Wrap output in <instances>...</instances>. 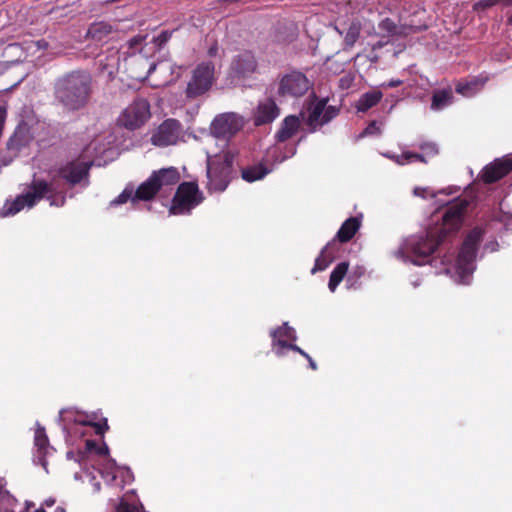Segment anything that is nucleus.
I'll use <instances>...</instances> for the list:
<instances>
[{
	"label": "nucleus",
	"instance_id": "obj_35",
	"mask_svg": "<svg viewBox=\"0 0 512 512\" xmlns=\"http://www.w3.org/2000/svg\"><path fill=\"white\" fill-rule=\"evenodd\" d=\"M340 243L336 238L328 242L322 249L324 255L331 257V260L334 261L339 256L341 250Z\"/></svg>",
	"mask_w": 512,
	"mask_h": 512
},
{
	"label": "nucleus",
	"instance_id": "obj_61",
	"mask_svg": "<svg viewBox=\"0 0 512 512\" xmlns=\"http://www.w3.org/2000/svg\"><path fill=\"white\" fill-rule=\"evenodd\" d=\"M508 24L512 26V15L508 18Z\"/></svg>",
	"mask_w": 512,
	"mask_h": 512
},
{
	"label": "nucleus",
	"instance_id": "obj_5",
	"mask_svg": "<svg viewBox=\"0 0 512 512\" xmlns=\"http://www.w3.org/2000/svg\"><path fill=\"white\" fill-rule=\"evenodd\" d=\"M203 200L204 196L196 182H182L175 192L169 212L173 215L190 214Z\"/></svg>",
	"mask_w": 512,
	"mask_h": 512
},
{
	"label": "nucleus",
	"instance_id": "obj_31",
	"mask_svg": "<svg viewBox=\"0 0 512 512\" xmlns=\"http://www.w3.org/2000/svg\"><path fill=\"white\" fill-rule=\"evenodd\" d=\"M82 423H83V426H90V427L94 428L95 434L100 435V436H103L104 433L109 429L107 418H101V419L97 420L95 414H93L90 417L89 422H82Z\"/></svg>",
	"mask_w": 512,
	"mask_h": 512
},
{
	"label": "nucleus",
	"instance_id": "obj_41",
	"mask_svg": "<svg viewBox=\"0 0 512 512\" xmlns=\"http://www.w3.org/2000/svg\"><path fill=\"white\" fill-rule=\"evenodd\" d=\"M86 449L90 452L95 451L100 456H106L109 453V448L105 443L102 446H98L94 440L86 441Z\"/></svg>",
	"mask_w": 512,
	"mask_h": 512
},
{
	"label": "nucleus",
	"instance_id": "obj_24",
	"mask_svg": "<svg viewBox=\"0 0 512 512\" xmlns=\"http://www.w3.org/2000/svg\"><path fill=\"white\" fill-rule=\"evenodd\" d=\"M152 175H156L160 189L163 186L174 185L180 180V173L175 167L162 168L154 171Z\"/></svg>",
	"mask_w": 512,
	"mask_h": 512
},
{
	"label": "nucleus",
	"instance_id": "obj_47",
	"mask_svg": "<svg viewBox=\"0 0 512 512\" xmlns=\"http://www.w3.org/2000/svg\"><path fill=\"white\" fill-rule=\"evenodd\" d=\"M146 39V36H142V35H137V36H134L132 37L130 40H129V46L130 48H135L139 45H141V43Z\"/></svg>",
	"mask_w": 512,
	"mask_h": 512
},
{
	"label": "nucleus",
	"instance_id": "obj_52",
	"mask_svg": "<svg viewBox=\"0 0 512 512\" xmlns=\"http://www.w3.org/2000/svg\"><path fill=\"white\" fill-rule=\"evenodd\" d=\"M308 362H309V366L312 370H317V364L315 363V361L310 357V355L308 354V357H305Z\"/></svg>",
	"mask_w": 512,
	"mask_h": 512
},
{
	"label": "nucleus",
	"instance_id": "obj_28",
	"mask_svg": "<svg viewBox=\"0 0 512 512\" xmlns=\"http://www.w3.org/2000/svg\"><path fill=\"white\" fill-rule=\"evenodd\" d=\"M362 30L361 22L358 19H353L344 35V50L351 49L360 37Z\"/></svg>",
	"mask_w": 512,
	"mask_h": 512
},
{
	"label": "nucleus",
	"instance_id": "obj_9",
	"mask_svg": "<svg viewBox=\"0 0 512 512\" xmlns=\"http://www.w3.org/2000/svg\"><path fill=\"white\" fill-rule=\"evenodd\" d=\"M468 208L466 200H458L450 204L443 212L439 239L443 241L448 235L455 234L462 226Z\"/></svg>",
	"mask_w": 512,
	"mask_h": 512
},
{
	"label": "nucleus",
	"instance_id": "obj_44",
	"mask_svg": "<svg viewBox=\"0 0 512 512\" xmlns=\"http://www.w3.org/2000/svg\"><path fill=\"white\" fill-rule=\"evenodd\" d=\"M455 90H456V92L458 94H462L464 96H470L473 93H475V90H474V88L472 87V85L470 84L469 81L466 82V83H458L456 85Z\"/></svg>",
	"mask_w": 512,
	"mask_h": 512
},
{
	"label": "nucleus",
	"instance_id": "obj_43",
	"mask_svg": "<svg viewBox=\"0 0 512 512\" xmlns=\"http://www.w3.org/2000/svg\"><path fill=\"white\" fill-rule=\"evenodd\" d=\"M172 36V31H162L157 37L154 38V43L158 47V49H162L163 46L170 40Z\"/></svg>",
	"mask_w": 512,
	"mask_h": 512
},
{
	"label": "nucleus",
	"instance_id": "obj_48",
	"mask_svg": "<svg viewBox=\"0 0 512 512\" xmlns=\"http://www.w3.org/2000/svg\"><path fill=\"white\" fill-rule=\"evenodd\" d=\"M486 81H487V78L474 77L469 82L472 85V87L474 88V90L476 91L478 88L484 86Z\"/></svg>",
	"mask_w": 512,
	"mask_h": 512
},
{
	"label": "nucleus",
	"instance_id": "obj_34",
	"mask_svg": "<svg viewBox=\"0 0 512 512\" xmlns=\"http://www.w3.org/2000/svg\"><path fill=\"white\" fill-rule=\"evenodd\" d=\"M270 335L275 337L279 336L290 341H295L297 338L296 331L294 328L290 327L287 322L283 323V325L277 329L272 330Z\"/></svg>",
	"mask_w": 512,
	"mask_h": 512
},
{
	"label": "nucleus",
	"instance_id": "obj_19",
	"mask_svg": "<svg viewBox=\"0 0 512 512\" xmlns=\"http://www.w3.org/2000/svg\"><path fill=\"white\" fill-rule=\"evenodd\" d=\"M160 190V185L157 182L156 175H150V177L141 183L135 191L133 202L149 201L152 200Z\"/></svg>",
	"mask_w": 512,
	"mask_h": 512
},
{
	"label": "nucleus",
	"instance_id": "obj_37",
	"mask_svg": "<svg viewBox=\"0 0 512 512\" xmlns=\"http://www.w3.org/2000/svg\"><path fill=\"white\" fill-rule=\"evenodd\" d=\"M133 187L127 186L125 189L114 199L111 201L110 205L116 206L126 203L128 200L133 201Z\"/></svg>",
	"mask_w": 512,
	"mask_h": 512
},
{
	"label": "nucleus",
	"instance_id": "obj_53",
	"mask_svg": "<svg viewBox=\"0 0 512 512\" xmlns=\"http://www.w3.org/2000/svg\"><path fill=\"white\" fill-rule=\"evenodd\" d=\"M217 51H218V47H217V45H213V46H211V47L209 48V50H208V55H209V56H211V57H212V56H215V55L217 54Z\"/></svg>",
	"mask_w": 512,
	"mask_h": 512
},
{
	"label": "nucleus",
	"instance_id": "obj_13",
	"mask_svg": "<svg viewBox=\"0 0 512 512\" xmlns=\"http://www.w3.org/2000/svg\"><path fill=\"white\" fill-rule=\"evenodd\" d=\"M181 132V124L176 119H167L161 123L151 137L155 146L166 147L177 142Z\"/></svg>",
	"mask_w": 512,
	"mask_h": 512
},
{
	"label": "nucleus",
	"instance_id": "obj_46",
	"mask_svg": "<svg viewBox=\"0 0 512 512\" xmlns=\"http://www.w3.org/2000/svg\"><path fill=\"white\" fill-rule=\"evenodd\" d=\"M380 133V128L376 121H372L363 131V135H374Z\"/></svg>",
	"mask_w": 512,
	"mask_h": 512
},
{
	"label": "nucleus",
	"instance_id": "obj_26",
	"mask_svg": "<svg viewBox=\"0 0 512 512\" xmlns=\"http://www.w3.org/2000/svg\"><path fill=\"white\" fill-rule=\"evenodd\" d=\"M328 99L323 98L318 100L316 103H311L308 106L309 116L307 119V124L312 127V130H315V127L320 124V117L323 116L325 107L327 105Z\"/></svg>",
	"mask_w": 512,
	"mask_h": 512
},
{
	"label": "nucleus",
	"instance_id": "obj_12",
	"mask_svg": "<svg viewBox=\"0 0 512 512\" xmlns=\"http://www.w3.org/2000/svg\"><path fill=\"white\" fill-rule=\"evenodd\" d=\"M90 167L91 164L86 162L70 161L59 167L51 180L55 182L57 178H61L73 187L88 178Z\"/></svg>",
	"mask_w": 512,
	"mask_h": 512
},
{
	"label": "nucleus",
	"instance_id": "obj_6",
	"mask_svg": "<svg viewBox=\"0 0 512 512\" xmlns=\"http://www.w3.org/2000/svg\"><path fill=\"white\" fill-rule=\"evenodd\" d=\"M215 82V65L211 61L199 63L191 73L187 83L185 95L189 99L198 98L206 94Z\"/></svg>",
	"mask_w": 512,
	"mask_h": 512
},
{
	"label": "nucleus",
	"instance_id": "obj_57",
	"mask_svg": "<svg viewBox=\"0 0 512 512\" xmlns=\"http://www.w3.org/2000/svg\"><path fill=\"white\" fill-rule=\"evenodd\" d=\"M55 512H66L65 509L61 506H58L56 509H55Z\"/></svg>",
	"mask_w": 512,
	"mask_h": 512
},
{
	"label": "nucleus",
	"instance_id": "obj_59",
	"mask_svg": "<svg viewBox=\"0 0 512 512\" xmlns=\"http://www.w3.org/2000/svg\"><path fill=\"white\" fill-rule=\"evenodd\" d=\"M335 30L337 31V33L339 35H341V36L343 35V31H341L337 26H335Z\"/></svg>",
	"mask_w": 512,
	"mask_h": 512
},
{
	"label": "nucleus",
	"instance_id": "obj_25",
	"mask_svg": "<svg viewBox=\"0 0 512 512\" xmlns=\"http://www.w3.org/2000/svg\"><path fill=\"white\" fill-rule=\"evenodd\" d=\"M383 94L380 90H371L361 95L356 108L360 112H366L376 106L382 99Z\"/></svg>",
	"mask_w": 512,
	"mask_h": 512
},
{
	"label": "nucleus",
	"instance_id": "obj_33",
	"mask_svg": "<svg viewBox=\"0 0 512 512\" xmlns=\"http://www.w3.org/2000/svg\"><path fill=\"white\" fill-rule=\"evenodd\" d=\"M412 161H419L425 164L428 162L424 154L410 151L403 152L401 155L397 156L396 160V162L400 165H405Z\"/></svg>",
	"mask_w": 512,
	"mask_h": 512
},
{
	"label": "nucleus",
	"instance_id": "obj_51",
	"mask_svg": "<svg viewBox=\"0 0 512 512\" xmlns=\"http://www.w3.org/2000/svg\"><path fill=\"white\" fill-rule=\"evenodd\" d=\"M90 417L91 416H86V417H83V416H78L77 418H75V422L82 425L83 426V423L82 422H89L90 421Z\"/></svg>",
	"mask_w": 512,
	"mask_h": 512
},
{
	"label": "nucleus",
	"instance_id": "obj_15",
	"mask_svg": "<svg viewBox=\"0 0 512 512\" xmlns=\"http://www.w3.org/2000/svg\"><path fill=\"white\" fill-rule=\"evenodd\" d=\"M280 114V109L272 99L260 102L253 113L255 126H262L273 122Z\"/></svg>",
	"mask_w": 512,
	"mask_h": 512
},
{
	"label": "nucleus",
	"instance_id": "obj_14",
	"mask_svg": "<svg viewBox=\"0 0 512 512\" xmlns=\"http://www.w3.org/2000/svg\"><path fill=\"white\" fill-rule=\"evenodd\" d=\"M511 171L512 157L495 159L483 168L481 179L486 184H492L508 175Z\"/></svg>",
	"mask_w": 512,
	"mask_h": 512
},
{
	"label": "nucleus",
	"instance_id": "obj_2",
	"mask_svg": "<svg viewBox=\"0 0 512 512\" xmlns=\"http://www.w3.org/2000/svg\"><path fill=\"white\" fill-rule=\"evenodd\" d=\"M235 156L231 152L216 154L207 159V184L209 193L223 192L232 179Z\"/></svg>",
	"mask_w": 512,
	"mask_h": 512
},
{
	"label": "nucleus",
	"instance_id": "obj_54",
	"mask_svg": "<svg viewBox=\"0 0 512 512\" xmlns=\"http://www.w3.org/2000/svg\"><path fill=\"white\" fill-rule=\"evenodd\" d=\"M37 46L40 49H46L48 47V42L45 40H39L37 41Z\"/></svg>",
	"mask_w": 512,
	"mask_h": 512
},
{
	"label": "nucleus",
	"instance_id": "obj_20",
	"mask_svg": "<svg viewBox=\"0 0 512 512\" xmlns=\"http://www.w3.org/2000/svg\"><path fill=\"white\" fill-rule=\"evenodd\" d=\"M360 226L361 221L358 217H350L342 223L335 238L341 243H347L358 232Z\"/></svg>",
	"mask_w": 512,
	"mask_h": 512
},
{
	"label": "nucleus",
	"instance_id": "obj_30",
	"mask_svg": "<svg viewBox=\"0 0 512 512\" xmlns=\"http://www.w3.org/2000/svg\"><path fill=\"white\" fill-rule=\"evenodd\" d=\"M115 512H144V507L139 501L129 502L125 495L116 506Z\"/></svg>",
	"mask_w": 512,
	"mask_h": 512
},
{
	"label": "nucleus",
	"instance_id": "obj_36",
	"mask_svg": "<svg viewBox=\"0 0 512 512\" xmlns=\"http://www.w3.org/2000/svg\"><path fill=\"white\" fill-rule=\"evenodd\" d=\"M332 262L331 257L324 255L321 250L319 256L315 260L314 267L311 269V273L315 274L317 272L324 271Z\"/></svg>",
	"mask_w": 512,
	"mask_h": 512
},
{
	"label": "nucleus",
	"instance_id": "obj_4",
	"mask_svg": "<svg viewBox=\"0 0 512 512\" xmlns=\"http://www.w3.org/2000/svg\"><path fill=\"white\" fill-rule=\"evenodd\" d=\"M52 191V184H49L43 179H34L30 186L29 191L24 194L18 195L13 201H7L3 206L2 216L15 215L20 212L24 207H33L44 196Z\"/></svg>",
	"mask_w": 512,
	"mask_h": 512
},
{
	"label": "nucleus",
	"instance_id": "obj_7",
	"mask_svg": "<svg viewBox=\"0 0 512 512\" xmlns=\"http://www.w3.org/2000/svg\"><path fill=\"white\" fill-rule=\"evenodd\" d=\"M313 83L299 70H292L283 74L278 81L277 95L280 98L297 99L304 96Z\"/></svg>",
	"mask_w": 512,
	"mask_h": 512
},
{
	"label": "nucleus",
	"instance_id": "obj_22",
	"mask_svg": "<svg viewBox=\"0 0 512 512\" xmlns=\"http://www.w3.org/2000/svg\"><path fill=\"white\" fill-rule=\"evenodd\" d=\"M270 171L264 163L260 162L243 168L241 170V177L246 182L251 183L263 179Z\"/></svg>",
	"mask_w": 512,
	"mask_h": 512
},
{
	"label": "nucleus",
	"instance_id": "obj_62",
	"mask_svg": "<svg viewBox=\"0 0 512 512\" xmlns=\"http://www.w3.org/2000/svg\"><path fill=\"white\" fill-rule=\"evenodd\" d=\"M353 274H357V277L362 276V272H359V273H358V272H356V271H355Z\"/></svg>",
	"mask_w": 512,
	"mask_h": 512
},
{
	"label": "nucleus",
	"instance_id": "obj_60",
	"mask_svg": "<svg viewBox=\"0 0 512 512\" xmlns=\"http://www.w3.org/2000/svg\"><path fill=\"white\" fill-rule=\"evenodd\" d=\"M35 512H46V511L43 507H40L37 510H35Z\"/></svg>",
	"mask_w": 512,
	"mask_h": 512
},
{
	"label": "nucleus",
	"instance_id": "obj_23",
	"mask_svg": "<svg viewBox=\"0 0 512 512\" xmlns=\"http://www.w3.org/2000/svg\"><path fill=\"white\" fill-rule=\"evenodd\" d=\"M28 136L24 130H16L6 143L7 150L11 153L12 157H16L22 148L28 145Z\"/></svg>",
	"mask_w": 512,
	"mask_h": 512
},
{
	"label": "nucleus",
	"instance_id": "obj_58",
	"mask_svg": "<svg viewBox=\"0 0 512 512\" xmlns=\"http://www.w3.org/2000/svg\"><path fill=\"white\" fill-rule=\"evenodd\" d=\"M33 506H34V504H33V503L28 502V501L26 502V508H27V509H30V507H33Z\"/></svg>",
	"mask_w": 512,
	"mask_h": 512
},
{
	"label": "nucleus",
	"instance_id": "obj_55",
	"mask_svg": "<svg viewBox=\"0 0 512 512\" xmlns=\"http://www.w3.org/2000/svg\"><path fill=\"white\" fill-rule=\"evenodd\" d=\"M424 189H421V188H415L414 190V193L415 195H418V196H421V197H424Z\"/></svg>",
	"mask_w": 512,
	"mask_h": 512
},
{
	"label": "nucleus",
	"instance_id": "obj_40",
	"mask_svg": "<svg viewBox=\"0 0 512 512\" xmlns=\"http://www.w3.org/2000/svg\"><path fill=\"white\" fill-rule=\"evenodd\" d=\"M272 337V346L275 349V353L277 356H283L284 353L281 349H289V345L292 343H288L287 339L281 338L279 336H271Z\"/></svg>",
	"mask_w": 512,
	"mask_h": 512
},
{
	"label": "nucleus",
	"instance_id": "obj_1",
	"mask_svg": "<svg viewBox=\"0 0 512 512\" xmlns=\"http://www.w3.org/2000/svg\"><path fill=\"white\" fill-rule=\"evenodd\" d=\"M93 93V78L88 71L74 70L59 77L54 84L55 101L65 111L85 108Z\"/></svg>",
	"mask_w": 512,
	"mask_h": 512
},
{
	"label": "nucleus",
	"instance_id": "obj_18",
	"mask_svg": "<svg viewBox=\"0 0 512 512\" xmlns=\"http://www.w3.org/2000/svg\"><path fill=\"white\" fill-rule=\"evenodd\" d=\"M300 126L301 120L298 116H286L275 134L276 141L282 143L291 139L299 131Z\"/></svg>",
	"mask_w": 512,
	"mask_h": 512
},
{
	"label": "nucleus",
	"instance_id": "obj_39",
	"mask_svg": "<svg viewBox=\"0 0 512 512\" xmlns=\"http://www.w3.org/2000/svg\"><path fill=\"white\" fill-rule=\"evenodd\" d=\"M379 29L388 35L392 36L397 33V25L391 18H384L379 23Z\"/></svg>",
	"mask_w": 512,
	"mask_h": 512
},
{
	"label": "nucleus",
	"instance_id": "obj_29",
	"mask_svg": "<svg viewBox=\"0 0 512 512\" xmlns=\"http://www.w3.org/2000/svg\"><path fill=\"white\" fill-rule=\"evenodd\" d=\"M34 444L37 447L39 457L43 458L46 455L47 450L49 448V439L44 427L39 426L35 430Z\"/></svg>",
	"mask_w": 512,
	"mask_h": 512
},
{
	"label": "nucleus",
	"instance_id": "obj_17",
	"mask_svg": "<svg viewBox=\"0 0 512 512\" xmlns=\"http://www.w3.org/2000/svg\"><path fill=\"white\" fill-rule=\"evenodd\" d=\"M116 31L110 23L99 21L89 26L86 37L97 43H107Z\"/></svg>",
	"mask_w": 512,
	"mask_h": 512
},
{
	"label": "nucleus",
	"instance_id": "obj_63",
	"mask_svg": "<svg viewBox=\"0 0 512 512\" xmlns=\"http://www.w3.org/2000/svg\"><path fill=\"white\" fill-rule=\"evenodd\" d=\"M126 473H127L129 476H131V472H130V470H126Z\"/></svg>",
	"mask_w": 512,
	"mask_h": 512
},
{
	"label": "nucleus",
	"instance_id": "obj_10",
	"mask_svg": "<svg viewBox=\"0 0 512 512\" xmlns=\"http://www.w3.org/2000/svg\"><path fill=\"white\" fill-rule=\"evenodd\" d=\"M257 69V61L251 51H242L232 58L228 77L232 82L249 78Z\"/></svg>",
	"mask_w": 512,
	"mask_h": 512
},
{
	"label": "nucleus",
	"instance_id": "obj_3",
	"mask_svg": "<svg viewBox=\"0 0 512 512\" xmlns=\"http://www.w3.org/2000/svg\"><path fill=\"white\" fill-rule=\"evenodd\" d=\"M484 234L485 230L476 226L464 238L457 257V271L462 279L470 276L475 270V259Z\"/></svg>",
	"mask_w": 512,
	"mask_h": 512
},
{
	"label": "nucleus",
	"instance_id": "obj_32",
	"mask_svg": "<svg viewBox=\"0 0 512 512\" xmlns=\"http://www.w3.org/2000/svg\"><path fill=\"white\" fill-rule=\"evenodd\" d=\"M49 184H52V191L47 193L44 198H46L49 203H50V206H56V207H62L64 206V204L66 203V194L65 192L61 191V192H56L55 188H54V183L55 182H48Z\"/></svg>",
	"mask_w": 512,
	"mask_h": 512
},
{
	"label": "nucleus",
	"instance_id": "obj_56",
	"mask_svg": "<svg viewBox=\"0 0 512 512\" xmlns=\"http://www.w3.org/2000/svg\"><path fill=\"white\" fill-rule=\"evenodd\" d=\"M54 503H55V500H54V499H47V500L45 501V505H46V506H48V507L53 506V505H54Z\"/></svg>",
	"mask_w": 512,
	"mask_h": 512
},
{
	"label": "nucleus",
	"instance_id": "obj_27",
	"mask_svg": "<svg viewBox=\"0 0 512 512\" xmlns=\"http://www.w3.org/2000/svg\"><path fill=\"white\" fill-rule=\"evenodd\" d=\"M349 263L344 261L340 262L335 266V268L332 270L328 282V288L331 292H335L338 285L342 282L344 277L348 273Z\"/></svg>",
	"mask_w": 512,
	"mask_h": 512
},
{
	"label": "nucleus",
	"instance_id": "obj_42",
	"mask_svg": "<svg viewBox=\"0 0 512 512\" xmlns=\"http://www.w3.org/2000/svg\"><path fill=\"white\" fill-rule=\"evenodd\" d=\"M339 113V109L335 106H327L325 107L324 114L320 120V125H324L335 118Z\"/></svg>",
	"mask_w": 512,
	"mask_h": 512
},
{
	"label": "nucleus",
	"instance_id": "obj_45",
	"mask_svg": "<svg viewBox=\"0 0 512 512\" xmlns=\"http://www.w3.org/2000/svg\"><path fill=\"white\" fill-rule=\"evenodd\" d=\"M501 0H480L475 4V9H481L485 10L490 7L495 6L498 4Z\"/></svg>",
	"mask_w": 512,
	"mask_h": 512
},
{
	"label": "nucleus",
	"instance_id": "obj_38",
	"mask_svg": "<svg viewBox=\"0 0 512 512\" xmlns=\"http://www.w3.org/2000/svg\"><path fill=\"white\" fill-rule=\"evenodd\" d=\"M419 148L422 151L421 154H424L426 159L427 157H435L439 153V148L434 142H423L419 145Z\"/></svg>",
	"mask_w": 512,
	"mask_h": 512
},
{
	"label": "nucleus",
	"instance_id": "obj_49",
	"mask_svg": "<svg viewBox=\"0 0 512 512\" xmlns=\"http://www.w3.org/2000/svg\"><path fill=\"white\" fill-rule=\"evenodd\" d=\"M289 349L299 353L303 357H308V354L296 344L292 343L291 345H289Z\"/></svg>",
	"mask_w": 512,
	"mask_h": 512
},
{
	"label": "nucleus",
	"instance_id": "obj_50",
	"mask_svg": "<svg viewBox=\"0 0 512 512\" xmlns=\"http://www.w3.org/2000/svg\"><path fill=\"white\" fill-rule=\"evenodd\" d=\"M402 84V81L399 80V79H396V80H390L387 84H383V86L385 87H388V88H395V87H398Z\"/></svg>",
	"mask_w": 512,
	"mask_h": 512
},
{
	"label": "nucleus",
	"instance_id": "obj_8",
	"mask_svg": "<svg viewBox=\"0 0 512 512\" xmlns=\"http://www.w3.org/2000/svg\"><path fill=\"white\" fill-rule=\"evenodd\" d=\"M151 117L150 104L145 98H136L117 119V124L128 130H135Z\"/></svg>",
	"mask_w": 512,
	"mask_h": 512
},
{
	"label": "nucleus",
	"instance_id": "obj_16",
	"mask_svg": "<svg viewBox=\"0 0 512 512\" xmlns=\"http://www.w3.org/2000/svg\"><path fill=\"white\" fill-rule=\"evenodd\" d=\"M213 125L214 129L221 135H233L242 126L240 119L234 113H227L217 117Z\"/></svg>",
	"mask_w": 512,
	"mask_h": 512
},
{
	"label": "nucleus",
	"instance_id": "obj_11",
	"mask_svg": "<svg viewBox=\"0 0 512 512\" xmlns=\"http://www.w3.org/2000/svg\"><path fill=\"white\" fill-rule=\"evenodd\" d=\"M439 242L432 237H415L408 241L407 251L415 264L422 265L436 251Z\"/></svg>",
	"mask_w": 512,
	"mask_h": 512
},
{
	"label": "nucleus",
	"instance_id": "obj_64",
	"mask_svg": "<svg viewBox=\"0 0 512 512\" xmlns=\"http://www.w3.org/2000/svg\"><path fill=\"white\" fill-rule=\"evenodd\" d=\"M351 278H352V275L350 274V275L348 276V281H350V280H351Z\"/></svg>",
	"mask_w": 512,
	"mask_h": 512
},
{
	"label": "nucleus",
	"instance_id": "obj_21",
	"mask_svg": "<svg viewBox=\"0 0 512 512\" xmlns=\"http://www.w3.org/2000/svg\"><path fill=\"white\" fill-rule=\"evenodd\" d=\"M454 95L451 87L436 89L432 93L431 109L434 111L443 110L453 103Z\"/></svg>",
	"mask_w": 512,
	"mask_h": 512
}]
</instances>
